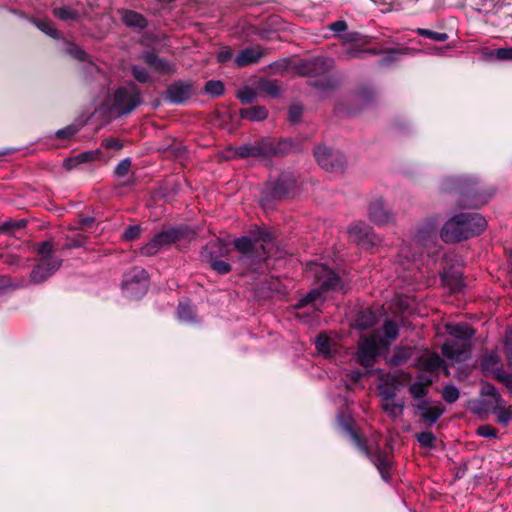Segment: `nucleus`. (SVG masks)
I'll return each mask as SVG.
<instances>
[{"instance_id": "f257e3e1", "label": "nucleus", "mask_w": 512, "mask_h": 512, "mask_svg": "<svg viewBox=\"0 0 512 512\" xmlns=\"http://www.w3.org/2000/svg\"><path fill=\"white\" fill-rule=\"evenodd\" d=\"M440 190L444 193H455L460 207L480 208L488 203L495 193L493 187H487L474 176H451L443 179Z\"/></svg>"}, {"instance_id": "f03ea898", "label": "nucleus", "mask_w": 512, "mask_h": 512, "mask_svg": "<svg viewBox=\"0 0 512 512\" xmlns=\"http://www.w3.org/2000/svg\"><path fill=\"white\" fill-rule=\"evenodd\" d=\"M274 246L272 233L260 228L234 241V248L240 253L239 262L248 270H256L258 265L272 257Z\"/></svg>"}, {"instance_id": "7ed1b4c3", "label": "nucleus", "mask_w": 512, "mask_h": 512, "mask_svg": "<svg viewBox=\"0 0 512 512\" xmlns=\"http://www.w3.org/2000/svg\"><path fill=\"white\" fill-rule=\"evenodd\" d=\"M487 222L479 213H460L449 219L441 229V238L445 242H458L479 235Z\"/></svg>"}, {"instance_id": "20e7f679", "label": "nucleus", "mask_w": 512, "mask_h": 512, "mask_svg": "<svg viewBox=\"0 0 512 512\" xmlns=\"http://www.w3.org/2000/svg\"><path fill=\"white\" fill-rule=\"evenodd\" d=\"M333 61L326 57H316L304 61L299 66V73L308 77V84L314 87L322 97L333 91L337 87V83L329 75Z\"/></svg>"}, {"instance_id": "39448f33", "label": "nucleus", "mask_w": 512, "mask_h": 512, "mask_svg": "<svg viewBox=\"0 0 512 512\" xmlns=\"http://www.w3.org/2000/svg\"><path fill=\"white\" fill-rule=\"evenodd\" d=\"M187 229L185 227H172L164 230L155 236L144 245L140 252L144 256H153L158 251L167 245L176 243L177 241L185 238Z\"/></svg>"}, {"instance_id": "423d86ee", "label": "nucleus", "mask_w": 512, "mask_h": 512, "mask_svg": "<svg viewBox=\"0 0 512 512\" xmlns=\"http://www.w3.org/2000/svg\"><path fill=\"white\" fill-rule=\"evenodd\" d=\"M345 428L349 433L353 443L365 454L367 458H369L373 462V464L376 466L379 473L381 474L382 478L384 480H388L390 469L388 455L381 450H378L376 453H372L369 450V448L365 445L360 435L351 427V425L346 424Z\"/></svg>"}, {"instance_id": "0eeeda50", "label": "nucleus", "mask_w": 512, "mask_h": 512, "mask_svg": "<svg viewBox=\"0 0 512 512\" xmlns=\"http://www.w3.org/2000/svg\"><path fill=\"white\" fill-rule=\"evenodd\" d=\"M148 288V273L140 267H135L124 274L122 289L129 298H140Z\"/></svg>"}, {"instance_id": "6e6552de", "label": "nucleus", "mask_w": 512, "mask_h": 512, "mask_svg": "<svg viewBox=\"0 0 512 512\" xmlns=\"http://www.w3.org/2000/svg\"><path fill=\"white\" fill-rule=\"evenodd\" d=\"M309 271L313 273L315 283L325 292H338L344 290V282L334 271L323 264H312Z\"/></svg>"}, {"instance_id": "1a4fd4ad", "label": "nucleus", "mask_w": 512, "mask_h": 512, "mask_svg": "<svg viewBox=\"0 0 512 512\" xmlns=\"http://www.w3.org/2000/svg\"><path fill=\"white\" fill-rule=\"evenodd\" d=\"M140 104V91L134 84L120 87L114 93V107L120 116L131 113Z\"/></svg>"}, {"instance_id": "9d476101", "label": "nucleus", "mask_w": 512, "mask_h": 512, "mask_svg": "<svg viewBox=\"0 0 512 512\" xmlns=\"http://www.w3.org/2000/svg\"><path fill=\"white\" fill-rule=\"evenodd\" d=\"M314 156L318 164L328 172H342L346 165L343 153L326 145L317 146L314 149Z\"/></svg>"}, {"instance_id": "9b49d317", "label": "nucleus", "mask_w": 512, "mask_h": 512, "mask_svg": "<svg viewBox=\"0 0 512 512\" xmlns=\"http://www.w3.org/2000/svg\"><path fill=\"white\" fill-rule=\"evenodd\" d=\"M295 185V178L290 173H282L263 188L262 194L266 201L280 200L288 195Z\"/></svg>"}, {"instance_id": "f8f14e48", "label": "nucleus", "mask_w": 512, "mask_h": 512, "mask_svg": "<svg viewBox=\"0 0 512 512\" xmlns=\"http://www.w3.org/2000/svg\"><path fill=\"white\" fill-rule=\"evenodd\" d=\"M379 356V343L375 337H361L358 342L356 361L364 368L372 367Z\"/></svg>"}, {"instance_id": "ddd939ff", "label": "nucleus", "mask_w": 512, "mask_h": 512, "mask_svg": "<svg viewBox=\"0 0 512 512\" xmlns=\"http://www.w3.org/2000/svg\"><path fill=\"white\" fill-rule=\"evenodd\" d=\"M269 146L267 138H261L252 143H245L237 147H231L229 150L233 152V158H257L259 160H268Z\"/></svg>"}, {"instance_id": "4468645a", "label": "nucleus", "mask_w": 512, "mask_h": 512, "mask_svg": "<svg viewBox=\"0 0 512 512\" xmlns=\"http://www.w3.org/2000/svg\"><path fill=\"white\" fill-rule=\"evenodd\" d=\"M193 94L194 85L192 82L178 80L167 87L163 99L171 104L182 105L187 102Z\"/></svg>"}, {"instance_id": "2eb2a0df", "label": "nucleus", "mask_w": 512, "mask_h": 512, "mask_svg": "<svg viewBox=\"0 0 512 512\" xmlns=\"http://www.w3.org/2000/svg\"><path fill=\"white\" fill-rule=\"evenodd\" d=\"M348 234L352 241L362 248L370 249L379 241L373 229L363 222H354L348 228Z\"/></svg>"}, {"instance_id": "dca6fc26", "label": "nucleus", "mask_w": 512, "mask_h": 512, "mask_svg": "<svg viewBox=\"0 0 512 512\" xmlns=\"http://www.w3.org/2000/svg\"><path fill=\"white\" fill-rule=\"evenodd\" d=\"M62 265L61 258L39 259L38 264L30 274V280L34 284H40L51 277Z\"/></svg>"}, {"instance_id": "f3484780", "label": "nucleus", "mask_w": 512, "mask_h": 512, "mask_svg": "<svg viewBox=\"0 0 512 512\" xmlns=\"http://www.w3.org/2000/svg\"><path fill=\"white\" fill-rule=\"evenodd\" d=\"M471 351V342H463L459 339H448L442 346V353L445 357L457 362L465 361L469 358Z\"/></svg>"}, {"instance_id": "a211bd4d", "label": "nucleus", "mask_w": 512, "mask_h": 512, "mask_svg": "<svg viewBox=\"0 0 512 512\" xmlns=\"http://www.w3.org/2000/svg\"><path fill=\"white\" fill-rule=\"evenodd\" d=\"M414 408L417 410L415 414L420 416L428 426L434 425L445 412V407L442 404L431 406L427 399L420 400L414 405Z\"/></svg>"}, {"instance_id": "6ab92c4d", "label": "nucleus", "mask_w": 512, "mask_h": 512, "mask_svg": "<svg viewBox=\"0 0 512 512\" xmlns=\"http://www.w3.org/2000/svg\"><path fill=\"white\" fill-rule=\"evenodd\" d=\"M368 215L369 219L376 225H386L394 222V214L381 198L371 202Z\"/></svg>"}, {"instance_id": "aec40b11", "label": "nucleus", "mask_w": 512, "mask_h": 512, "mask_svg": "<svg viewBox=\"0 0 512 512\" xmlns=\"http://www.w3.org/2000/svg\"><path fill=\"white\" fill-rule=\"evenodd\" d=\"M229 253L227 244L219 239H213L209 241L200 251V257L202 262L208 263L214 259H218L226 256Z\"/></svg>"}, {"instance_id": "412c9836", "label": "nucleus", "mask_w": 512, "mask_h": 512, "mask_svg": "<svg viewBox=\"0 0 512 512\" xmlns=\"http://www.w3.org/2000/svg\"><path fill=\"white\" fill-rule=\"evenodd\" d=\"M416 244L423 248H430L436 244L437 241V226L433 222H427L417 230L414 235Z\"/></svg>"}, {"instance_id": "4be33fe9", "label": "nucleus", "mask_w": 512, "mask_h": 512, "mask_svg": "<svg viewBox=\"0 0 512 512\" xmlns=\"http://www.w3.org/2000/svg\"><path fill=\"white\" fill-rule=\"evenodd\" d=\"M142 60L160 74L172 75L176 72V67L174 64L163 58H160L153 52L145 51L142 54Z\"/></svg>"}, {"instance_id": "5701e85b", "label": "nucleus", "mask_w": 512, "mask_h": 512, "mask_svg": "<svg viewBox=\"0 0 512 512\" xmlns=\"http://www.w3.org/2000/svg\"><path fill=\"white\" fill-rule=\"evenodd\" d=\"M265 55V51L260 47H248L243 49L234 59L235 66L243 68L255 63Z\"/></svg>"}, {"instance_id": "b1692460", "label": "nucleus", "mask_w": 512, "mask_h": 512, "mask_svg": "<svg viewBox=\"0 0 512 512\" xmlns=\"http://www.w3.org/2000/svg\"><path fill=\"white\" fill-rule=\"evenodd\" d=\"M269 146L268 158L282 157L288 155L297 149V145L289 138L280 139L278 141L267 138Z\"/></svg>"}, {"instance_id": "393cba45", "label": "nucleus", "mask_w": 512, "mask_h": 512, "mask_svg": "<svg viewBox=\"0 0 512 512\" xmlns=\"http://www.w3.org/2000/svg\"><path fill=\"white\" fill-rule=\"evenodd\" d=\"M122 22L129 28L143 30L148 26L147 19L140 13L122 9L119 11Z\"/></svg>"}, {"instance_id": "a878e982", "label": "nucleus", "mask_w": 512, "mask_h": 512, "mask_svg": "<svg viewBox=\"0 0 512 512\" xmlns=\"http://www.w3.org/2000/svg\"><path fill=\"white\" fill-rule=\"evenodd\" d=\"M463 273L458 269L450 268L442 274V282L454 293L462 291L464 287Z\"/></svg>"}, {"instance_id": "bb28decb", "label": "nucleus", "mask_w": 512, "mask_h": 512, "mask_svg": "<svg viewBox=\"0 0 512 512\" xmlns=\"http://www.w3.org/2000/svg\"><path fill=\"white\" fill-rule=\"evenodd\" d=\"M499 355L492 351L483 355L481 360V368L483 371L491 373L497 380L498 373H503V368L500 366Z\"/></svg>"}, {"instance_id": "cd10ccee", "label": "nucleus", "mask_w": 512, "mask_h": 512, "mask_svg": "<svg viewBox=\"0 0 512 512\" xmlns=\"http://www.w3.org/2000/svg\"><path fill=\"white\" fill-rule=\"evenodd\" d=\"M256 88L259 92L264 93L272 98H278L281 95V87L278 80L261 78Z\"/></svg>"}, {"instance_id": "c85d7f7f", "label": "nucleus", "mask_w": 512, "mask_h": 512, "mask_svg": "<svg viewBox=\"0 0 512 512\" xmlns=\"http://www.w3.org/2000/svg\"><path fill=\"white\" fill-rule=\"evenodd\" d=\"M451 339H459L463 342H471L474 335V330L465 323L448 326Z\"/></svg>"}, {"instance_id": "c756f323", "label": "nucleus", "mask_w": 512, "mask_h": 512, "mask_svg": "<svg viewBox=\"0 0 512 512\" xmlns=\"http://www.w3.org/2000/svg\"><path fill=\"white\" fill-rule=\"evenodd\" d=\"M413 355L411 347H400L394 350L393 355L389 359V365L398 367L405 364Z\"/></svg>"}, {"instance_id": "7c9ffc66", "label": "nucleus", "mask_w": 512, "mask_h": 512, "mask_svg": "<svg viewBox=\"0 0 512 512\" xmlns=\"http://www.w3.org/2000/svg\"><path fill=\"white\" fill-rule=\"evenodd\" d=\"M242 119H249L253 121H261L267 118L268 110L264 106H253L240 110Z\"/></svg>"}, {"instance_id": "2f4dec72", "label": "nucleus", "mask_w": 512, "mask_h": 512, "mask_svg": "<svg viewBox=\"0 0 512 512\" xmlns=\"http://www.w3.org/2000/svg\"><path fill=\"white\" fill-rule=\"evenodd\" d=\"M27 226L26 219H8L0 223V233L7 235H14L17 231L24 229Z\"/></svg>"}, {"instance_id": "473e14b6", "label": "nucleus", "mask_w": 512, "mask_h": 512, "mask_svg": "<svg viewBox=\"0 0 512 512\" xmlns=\"http://www.w3.org/2000/svg\"><path fill=\"white\" fill-rule=\"evenodd\" d=\"M376 322L377 314L370 309H366L358 313L356 326L360 329H368L374 326Z\"/></svg>"}, {"instance_id": "72a5a7b5", "label": "nucleus", "mask_w": 512, "mask_h": 512, "mask_svg": "<svg viewBox=\"0 0 512 512\" xmlns=\"http://www.w3.org/2000/svg\"><path fill=\"white\" fill-rule=\"evenodd\" d=\"M323 291L317 287L309 291L305 296L301 297L298 302L294 305L295 309H301L309 304H315L317 301H323Z\"/></svg>"}, {"instance_id": "f704fd0d", "label": "nucleus", "mask_w": 512, "mask_h": 512, "mask_svg": "<svg viewBox=\"0 0 512 512\" xmlns=\"http://www.w3.org/2000/svg\"><path fill=\"white\" fill-rule=\"evenodd\" d=\"M432 383V379H427V382L416 381L410 385L409 393L413 396V398L422 400L428 394L429 386Z\"/></svg>"}, {"instance_id": "c9c22d12", "label": "nucleus", "mask_w": 512, "mask_h": 512, "mask_svg": "<svg viewBox=\"0 0 512 512\" xmlns=\"http://www.w3.org/2000/svg\"><path fill=\"white\" fill-rule=\"evenodd\" d=\"M178 319L182 322H192L194 320L195 312L189 302L181 301L177 308Z\"/></svg>"}, {"instance_id": "e433bc0d", "label": "nucleus", "mask_w": 512, "mask_h": 512, "mask_svg": "<svg viewBox=\"0 0 512 512\" xmlns=\"http://www.w3.org/2000/svg\"><path fill=\"white\" fill-rule=\"evenodd\" d=\"M382 332L384 335V338L386 340V344H389V342L394 341L399 336V329L397 324L392 320H386Z\"/></svg>"}, {"instance_id": "4c0bfd02", "label": "nucleus", "mask_w": 512, "mask_h": 512, "mask_svg": "<svg viewBox=\"0 0 512 512\" xmlns=\"http://www.w3.org/2000/svg\"><path fill=\"white\" fill-rule=\"evenodd\" d=\"M53 15L62 21L77 20L79 18L77 11L65 6L54 8Z\"/></svg>"}, {"instance_id": "58836bf2", "label": "nucleus", "mask_w": 512, "mask_h": 512, "mask_svg": "<svg viewBox=\"0 0 512 512\" xmlns=\"http://www.w3.org/2000/svg\"><path fill=\"white\" fill-rule=\"evenodd\" d=\"M37 253L40 256L39 259L46 260L50 258H58L54 253V244L51 241H44L37 245Z\"/></svg>"}, {"instance_id": "ea45409f", "label": "nucleus", "mask_w": 512, "mask_h": 512, "mask_svg": "<svg viewBox=\"0 0 512 512\" xmlns=\"http://www.w3.org/2000/svg\"><path fill=\"white\" fill-rule=\"evenodd\" d=\"M204 91L212 97H219L224 94L225 87L221 81L209 80L205 84Z\"/></svg>"}, {"instance_id": "a19ab883", "label": "nucleus", "mask_w": 512, "mask_h": 512, "mask_svg": "<svg viewBox=\"0 0 512 512\" xmlns=\"http://www.w3.org/2000/svg\"><path fill=\"white\" fill-rule=\"evenodd\" d=\"M416 439L419 442L420 446L424 448L434 449L436 447V436L430 431H425L416 434Z\"/></svg>"}, {"instance_id": "79ce46f5", "label": "nucleus", "mask_w": 512, "mask_h": 512, "mask_svg": "<svg viewBox=\"0 0 512 512\" xmlns=\"http://www.w3.org/2000/svg\"><path fill=\"white\" fill-rule=\"evenodd\" d=\"M415 32L421 37L432 39L436 42H444L449 38L447 33L435 32L424 28H417Z\"/></svg>"}, {"instance_id": "37998d69", "label": "nucleus", "mask_w": 512, "mask_h": 512, "mask_svg": "<svg viewBox=\"0 0 512 512\" xmlns=\"http://www.w3.org/2000/svg\"><path fill=\"white\" fill-rule=\"evenodd\" d=\"M316 348L319 353H322L326 356H331L332 350H331V340L326 335L320 334L317 336L316 341Z\"/></svg>"}, {"instance_id": "c03bdc74", "label": "nucleus", "mask_w": 512, "mask_h": 512, "mask_svg": "<svg viewBox=\"0 0 512 512\" xmlns=\"http://www.w3.org/2000/svg\"><path fill=\"white\" fill-rule=\"evenodd\" d=\"M236 96L242 104L246 105L253 103L258 97V93L251 87L246 86L238 91Z\"/></svg>"}, {"instance_id": "a18cd8bd", "label": "nucleus", "mask_w": 512, "mask_h": 512, "mask_svg": "<svg viewBox=\"0 0 512 512\" xmlns=\"http://www.w3.org/2000/svg\"><path fill=\"white\" fill-rule=\"evenodd\" d=\"M460 392L455 385H446L442 391V398L445 402L452 404L458 400Z\"/></svg>"}, {"instance_id": "49530a36", "label": "nucleus", "mask_w": 512, "mask_h": 512, "mask_svg": "<svg viewBox=\"0 0 512 512\" xmlns=\"http://www.w3.org/2000/svg\"><path fill=\"white\" fill-rule=\"evenodd\" d=\"M208 264L210 265L211 269L219 275H226L232 270L231 265L224 260H220V258L214 259L208 262Z\"/></svg>"}, {"instance_id": "de8ad7c7", "label": "nucleus", "mask_w": 512, "mask_h": 512, "mask_svg": "<svg viewBox=\"0 0 512 512\" xmlns=\"http://www.w3.org/2000/svg\"><path fill=\"white\" fill-rule=\"evenodd\" d=\"M403 404L401 403H384L382 409L392 418L400 416L403 412Z\"/></svg>"}, {"instance_id": "09e8293b", "label": "nucleus", "mask_w": 512, "mask_h": 512, "mask_svg": "<svg viewBox=\"0 0 512 512\" xmlns=\"http://www.w3.org/2000/svg\"><path fill=\"white\" fill-rule=\"evenodd\" d=\"M131 165H132V161L130 158H125V159L121 160L116 165V167L114 169V174L120 178L125 177L129 173Z\"/></svg>"}, {"instance_id": "8fccbe9b", "label": "nucleus", "mask_w": 512, "mask_h": 512, "mask_svg": "<svg viewBox=\"0 0 512 512\" xmlns=\"http://www.w3.org/2000/svg\"><path fill=\"white\" fill-rule=\"evenodd\" d=\"M37 27L46 35L58 39L60 37L59 32L53 28L52 24L49 21L40 20L37 22Z\"/></svg>"}, {"instance_id": "3c124183", "label": "nucleus", "mask_w": 512, "mask_h": 512, "mask_svg": "<svg viewBox=\"0 0 512 512\" xmlns=\"http://www.w3.org/2000/svg\"><path fill=\"white\" fill-rule=\"evenodd\" d=\"M441 365L442 359L437 354L428 357L423 362V367L428 371H436L441 367Z\"/></svg>"}, {"instance_id": "603ef678", "label": "nucleus", "mask_w": 512, "mask_h": 512, "mask_svg": "<svg viewBox=\"0 0 512 512\" xmlns=\"http://www.w3.org/2000/svg\"><path fill=\"white\" fill-rule=\"evenodd\" d=\"M67 53L75 59L85 61L88 57L87 53L76 44H69L67 47Z\"/></svg>"}, {"instance_id": "864d4df0", "label": "nucleus", "mask_w": 512, "mask_h": 512, "mask_svg": "<svg viewBox=\"0 0 512 512\" xmlns=\"http://www.w3.org/2000/svg\"><path fill=\"white\" fill-rule=\"evenodd\" d=\"M477 434L484 438H496L498 430L489 424H485L477 428Z\"/></svg>"}, {"instance_id": "5fc2aeb1", "label": "nucleus", "mask_w": 512, "mask_h": 512, "mask_svg": "<svg viewBox=\"0 0 512 512\" xmlns=\"http://www.w3.org/2000/svg\"><path fill=\"white\" fill-rule=\"evenodd\" d=\"M409 51V48H402V49H390L387 51V56H385L382 59V62L385 64L397 61L399 59L398 55L401 54H407Z\"/></svg>"}, {"instance_id": "6e6d98bb", "label": "nucleus", "mask_w": 512, "mask_h": 512, "mask_svg": "<svg viewBox=\"0 0 512 512\" xmlns=\"http://www.w3.org/2000/svg\"><path fill=\"white\" fill-rule=\"evenodd\" d=\"M132 74L134 78L139 81L140 83H146L149 81L150 76L148 71L140 66H133L132 67Z\"/></svg>"}, {"instance_id": "4d7b16f0", "label": "nucleus", "mask_w": 512, "mask_h": 512, "mask_svg": "<svg viewBox=\"0 0 512 512\" xmlns=\"http://www.w3.org/2000/svg\"><path fill=\"white\" fill-rule=\"evenodd\" d=\"M303 114V107L301 105H293L289 108L288 119L291 123L296 124L300 121Z\"/></svg>"}, {"instance_id": "13d9d810", "label": "nucleus", "mask_w": 512, "mask_h": 512, "mask_svg": "<svg viewBox=\"0 0 512 512\" xmlns=\"http://www.w3.org/2000/svg\"><path fill=\"white\" fill-rule=\"evenodd\" d=\"M373 53L376 52L374 50H361V49H346L343 51V58L352 59V58H361L365 53Z\"/></svg>"}, {"instance_id": "bf43d9fd", "label": "nucleus", "mask_w": 512, "mask_h": 512, "mask_svg": "<svg viewBox=\"0 0 512 512\" xmlns=\"http://www.w3.org/2000/svg\"><path fill=\"white\" fill-rule=\"evenodd\" d=\"M141 231H142V229L139 225L129 226L125 230V232L123 234V238L128 241L137 239L140 236Z\"/></svg>"}, {"instance_id": "052dcab7", "label": "nucleus", "mask_w": 512, "mask_h": 512, "mask_svg": "<svg viewBox=\"0 0 512 512\" xmlns=\"http://www.w3.org/2000/svg\"><path fill=\"white\" fill-rule=\"evenodd\" d=\"M78 132V128L74 125H69L63 129H59L56 132V136L59 139H69Z\"/></svg>"}, {"instance_id": "680f3d73", "label": "nucleus", "mask_w": 512, "mask_h": 512, "mask_svg": "<svg viewBox=\"0 0 512 512\" xmlns=\"http://www.w3.org/2000/svg\"><path fill=\"white\" fill-rule=\"evenodd\" d=\"M497 413V422L503 426H507L512 419V413L508 409H500L495 411Z\"/></svg>"}, {"instance_id": "e2e57ef3", "label": "nucleus", "mask_w": 512, "mask_h": 512, "mask_svg": "<svg viewBox=\"0 0 512 512\" xmlns=\"http://www.w3.org/2000/svg\"><path fill=\"white\" fill-rule=\"evenodd\" d=\"M496 58L502 61H512V47L499 48L495 51Z\"/></svg>"}, {"instance_id": "0e129e2a", "label": "nucleus", "mask_w": 512, "mask_h": 512, "mask_svg": "<svg viewBox=\"0 0 512 512\" xmlns=\"http://www.w3.org/2000/svg\"><path fill=\"white\" fill-rule=\"evenodd\" d=\"M233 53L229 47H225L217 54V61L220 64H225L232 59Z\"/></svg>"}, {"instance_id": "69168bd1", "label": "nucleus", "mask_w": 512, "mask_h": 512, "mask_svg": "<svg viewBox=\"0 0 512 512\" xmlns=\"http://www.w3.org/2000/svg\"><path fill=\"white\" fill-rule=\"evenodd\" d=\"M75 157L77 162H79V164H82L95 160L97 158V153L95 151H86L78 154Z\"/></svg>"}, {"instance_id": "338daca9", "label": "nucleus", "mask_w": 512, "mask_h": 512, "mask_svg": "<svg viewBox=\"0 0 512 512\" xmlns=\"http://www.w3.org/2000/svg\"><path fill=\"white\" fill-rule=\"evenodd\" d=\"M85 243L84 237L82 235H79L75 238H67V243L65 244V249H72L83 246Z\"/></svg>"}, {"instance_id": "774afa93", "label": "nucleus", "mask_w": 512, "mask_h": 512, "mask_svg": "<svg viewBox=\"0 0 512 512\" xmlns=\"http://www.w3.org/2000/svg\"><path fill=\"white\" fill-rule=\"evenodd\" d=\"M347 27H348V26H347V23H346V21H344V20H338V21H335V22H333V23L329 24V26H328V28H329L331 31L335 32L336 34H339V33H341V32L346 31V30H347Z\"/></svg>"}]
</instances>
